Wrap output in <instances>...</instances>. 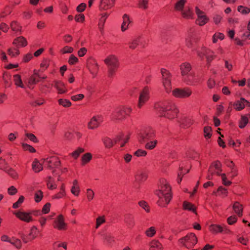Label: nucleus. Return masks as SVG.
Instances as JSON below:
<instances>
[{
	"label": "nucleus",
	"mask_w": 250,
	"mask_h": 250,
	"mask_svg": "<svg viewBox=\"0 0 250 250\" xmlns=\"http://www.w3.org/2000/svg\"><path fill=\"white\" fill-rule=\"evenodd\" d=\"M153 110L160 116L172 120L177 115L179 110L174 104L168 100H160L155 102L153 105Z\"/></svg>",
	"instance_id": "obj_1"
},
{
	"label": "nucleus",
	"mask_w": 250,
	"mask_h": 250,
	"mask_svg": "<svg viewBox=\"0 0 250 250\" xmlns=\"http://www.w3.org/2000/svg\"><path fill=\"white\" fill-rule=\"evenodd\" d=\"M156 194L158 198V205L162 207H166L172 197L171 188L166 180H160L159 188L156 191Z\"/></svg>",
	"instance_id": "obj_2"
},
{
	"label": "nucleus",
	"mask_w": 250,
	"mask_h": 250,
	"mask_svg": "<svg viewBox=\"0 0 250 250\" xmlns=\"http://www.w3.org/2000/svg\"><path fill=\"white\" fill-rule=\"evenodd\" d=\"M180 70L182 79L187 84H195L197 82L195 74L192 70V66L189 63H182L180 66Z\"/></svg>",
	"instance_id": "obj_3"
},
{
	"label": "nucleus",
	"mask_w": 250,
	"mask_h": 250,
	"mask_svg": "<svg viewBox=\"0 0 250 250\" xmlns=\"http://www.w3.org/2000/svg\"><path fill=\"white\" fill-rule=\"evenodd\" d=\"M132 111V107L128 105H120L112 114L113 119L118 121H124L130 116Z\"/></svg>",
	"instance_id": "obj_4"
},
{
	"label": "nucleus",
	"mask_w": 250,
	"mask_h": 250,
	"mask_svg": "<svg viewBox=\"0 0 250 250\" xmlns=\"http://www.w3.org/2000/svg\"><path fill=\"white\" fill-rule=\"evenodd\" d=\"M104 62L108 67V73L109 76H113L119 67V60L118 58L114 55L108 56L104 60Z\"/></svg>",
	"instance_id": "obj_5"
},
{
	"label": "nucleus",
	"mask_w": 250,
	"mask_h": 250,
	"mask_svg": "<svg viewBox=\"0 0 250 250\" xmlns=\"http://www.w3.org/2000/svg\"><path fill=\"white\" fill-rule=\"evenodd\" d=\"M197 238L195 234L191 233L179 240V242L187 248H190L197 244Z\"/></svg>",
	"instance_id": "obj_6"
},
{
	"label": "nucleus",
	"mask_w": 250,
	"mask_h": 250,
	"mask_svg": "<svg viewBox=\"0 0 250 250\" xmlns=\"http://www.w3.org/2000/svg\"><path fill=\"white\" fill-rule=\"evenodd\" d=\"M104 122V118L102 115H97L92 117L87 124L89 130L97 129Z\"/></svg>",
	"instance_id": "obj_7"
},
{
	"label": "nucleus",
	"mask_w": 250,
	"mask_h": 250,
	"mask_svg": "<svg viewBox=\"0 0 250 250\" xmlns=\"http://www.w3.org/2000/svg\"><path fill=\"white\" fill-rule=\"evenodd\" d=\"M195 11L197 16V18L196 20V23L197 25L202 26L206 24L209 21V18L198 6L195 7Z\"/></svg>",
	"instance_id": "obj_8"
},
{
	"label": "nucleus",
	"mask_w": 250,
	"mask_h": 250,
	"mask_svg": "<svg viewBox=\"0 0 250 250\" xmlns=\"http://www.w3.org/2000/svg\"><path fill=\"white\" fill-rule=\"evenodd\" d=\"M192 91L189 88H175L172 91V95L177 98H186L190 97Z\"/></svg>",
	"instance_id": "obj_9"
},
{
	"label": "nucleus",
	"mask_w": 250,
	"mask_h": 250,
	"mask_svg": "<svg viewBox=\"0 0 250 250\" xmlns=\"http://www.w3.org/2000/svg\"><path fill=\"white\" fill-rule=\"evenodd\" d=\"M150 90L148 87H144L140 92L138 107L141 108L149 99Z\"/></svg>",
	"instance_id": "obj_10"
},
{
	"label": "nucleus",
	"mask_w": 250,
	"mask_h": 250,
	"mask_svg": "<svg viewBox=\"0 0 250 250\" xmlns=\"http://www.w3.org/2000/svg\"><path fill=\"white\" fill-rule=\"evenodd\" d=\"M162 75L163 83L167 92L171 90V75L170 73L165 69L161 70Z\"/></svg>",
	"instance_id": "obj_11"
},
{
	"label": "nucleus",
	"mask_w": 250,
	"mask_h": 250,
	"mask_svg": "<svg viewBox=\"0 0 250 250\" xmlns=\"http://www.w3.org/2000/svg\"><path fill=\"white\" fill-rule=\"evenodd\" d=\"M53 228L59 230H65L67 229V224L65 222L63 216L60 214L55 219L53 224Z\"/></svg>",
	"instance_id": "obj_12"
},
{
	"label": "nucleus",
	"mask_w": 250,
	"mask_h": 250,
	"mask_svg": "<svg viewBox=\"0 0 250 250\" xmlns=\"http://www.w3.org/2000/svg\"><path fill=\"white\" fill-rule=\"evenodd\" d=\"M13 214L20 220L26 223H30L34 221L32 214L30 212L18 210L15 211Z\"/></svg>",
	"instance_id": "obj_13"
},
{
	"label": "nucleus",
	"mask_w": 250,
	"mask_h": 250,
	"mask_svg": "<svg viewBox=\"0 0 250 250\" xmlns=\"http://www.w3.org/2000/svg\"><path fill=\"white\" fill-rule=\"evenodd\" d=\"M233 106L236 111H241L245 108V106H250V103L243 98L233 103Z\"/></svg>",
	"instance_id": "obj_14"
},
{
	"label": "nucleus",
	"mask_w": 250,
	"mask_h": 250,
	"mask_svg": "<svg viewBox=\"0 0 250 250\" xmlns=\"http://www.w3.org/2000/svg\"><path fill=\"white\" fill-rule=\"evenodd\" d=\"M116 0H100L99 8L101 10H107L114 7Z\"/></svg>",
	"instance_id": "obj_15"
},
{
	"label": "nucleus",
	"mask_w": 250,
	"mask_h": 250,
	"mask_svg": "<svg viewBox=\"0 0 250 250\" xmlns=\"http://www.w3.org/2000/svg\"><path fill=\"white\" fill-rule=\"evenodd\" d=\"M66 196V190L65 185L64 183H62L60 187L59 191L54 194L51 198L53 200H59L65 198Z\"/></svg>",
	"instance_id": "obj_16"
},
{
	"label": "nucleus",
	"mask_w": 250,
	"mask_h": 250,
	"mask_svg": "<svg viewBox=\"0 0 250 250\" xmlns=\"http://www.w3.org/2000/svg\"><path fill=\"white\" fill-rule=\"evenodd\" d=\"M48 167L50 168L58 167L61 165V161L56 156H52L45 160Z\"/></svg>",
	"instance_id": "obj_17"
},
{
	"label": "nucleus",
	"mask_w": 250,
	"mask_h": 250,
	"mask_svg": "<svg viewBox=\"0 0 250 250\" xmlns=\"http://www.w3.org/2000/svg\"><path fill=\"white\" fill-rule=\"evenodd\" d=\"M221 164L219 161L212 163L209 168L208 171L211 175L216 174L220 175L221 171Z\"/></svg>",
	"instance_id": "obj_18"
},
{
	"label": "nucleus",
	"mask_w": 250,
	"mask_h": 250,
	"mask_svg": "<svg viewBox=\"0 0 250 250\" xmlns=\"http://www.w3.org/2000/svg\"><path fill=\"white\" fill-rule=\"evenodd\" d=\"M38 233L39 230L38 229V228L35 226L32 227L30 229V233L29 234L28 238H22L23 242H24L25 243H27V242H28V241H32L35 239L37 237Z\"/></svg>",
	"instance_id": "obj_19"
},
{
	"label": "nucleus",
	"mask_w": 250,
	"mask_h": 250,
	"mask_svg": "<svg viewBox=\"0 0 250 250\" xmlns=\"http://www.w3.org/2000/svg\"><path fill=\"white\" fill-rule=\"evenodd\" d=\"M12 43L17 48L19 47H25L27 45V41L23 36H20L15 38L13 40Z\"/></svg>",
	"instance_id": "obj_20"
},
{
	"label": "nucleus",
	"mask_w": 250,
	"mask_h": 250,
	"mask_svg": "<svg viewBox=\"0 0 250 250\" xmlns=\"http://www.w3.org/2000/svg\"><path fill=\"white\" fill-rule=\"evenodd\" d=\"M55 87L59 94H63L67 92V89L65 84L61 81H56L55 82Z\"/></svg>",
	"instance_id": "obj_21"
},
{
	"label": "nucleus",
	"mask_w": 250,
	"mask_h": 250,
	"mask_svg": "<svg viewBox=\"0 0 250 250\" xmlns=\"http://www.w3.org/2000/svg\"><path fill=\"white\" fill-rule=\"evenodd\" d=\"M70 191L74 196L76 197L79 196L81 192V188L77 180L75 179L73 181Z\"/></svg>",
	"instance_id": "obj_22"
},
{
	"label": "nucleus",
	"mask_w": 250,
	"mask_h": 250,
	"mask_svg": "<svg viewBox=\"0 0 250 250\" xmlns=\"http://www.w3.org/2000/svg\"><path fill=\"white\" fill-rule=\"evenodd\" d=\"M123 21L121 24V29L122 32H125L128 28L129 25L131 23L130 18L127 14H124L122 17Z\"/></svg>",
	"instance_id": "obj_23"
},
{
	"label": "nucleus",
	"mask_w": 250,
	"mask_h": 250,
	"mask_svg": "<svg viewBox=\"0 0 250 250\" xmlns=\"http://www.w3.org/2000/svg\"><path fill=\"white\" fill-rule=\"evenodd\" d=\"M32 169L35 173H39L43 170L42 163L37 159H35L32 163Z\"/></svg>",
	"instance_id": "obj_24"
},
{
	"label": "nucleus",
	"mask_w": 250,
	"mask_h": 250,
	"mask_svg": "<svg viewBox=\"0 0 250 250\" xmlns=\"http://www.w3.org/2000/svg\"><path fill=\"white\" fill-rule=\"evenodd\" d=\"M9 27L11 31L14 33H21L22 31V26L16 21H12L10 23Z\"/></svg>",
	"instance_id": "obj_25"
},
{
	"label": "nucleus",
	"mask_w": 250,
	"mask_h": 250,
	"mask_svg": "<svg viewBox=\"0 0 250 250\" xmlns=\"http://www.w3.org/2000/svg\"><path fill=\"white\" fill-rule=\"evenodd\" d=\"M233 209L234 212L239 217L243 216V206L238 202H235L233 205Z\"/></svg>",
	"instance_id": "obj_26"
},
{
	"label": "nucleus",
	"mask_w": 250,
	"mask_h": 250,
	"mask_svg": "<svg viewBox=\"0 0 250 250\" xmlns=\"http://www.w3.org/2000/svg\"><path fill=\"white\" fill-rule=\"evenodd\" d=\"M13 82L14 84L18 87L25 88V86L22 81L21 76L20 74H15L13 75Z\"/></svg>",
	"instance_id": "obj_27"
},
{
	"label": "nucleus",
	"mask_w": 250,
	"mask_h": 250,
	"mask_svg": "<svg viewBox=\"0 0 250 250\" xmlns=\"http://www.w3.org/2000/svg\"><path fill=\"white\" fill-rule=\"evenodd\" d=\"M209 230L213 234L221 233L223 231V227L218 224H212L209 226Z\"/></svg>",
	"instance_id": "obj_28"
},
{
	"label": "nucleus",
	"mask_w": 250,
	"mask_h": 250,
	"mask_svg": "<svg viewBox=\"0 0 250 250\" xmlns=\"http://www.w3.org/2000/svg\"><path fill=\"white\" fill-rule=\"evenodd\" d=\"M108 14L107 13H104L101 14V18L99 19L98 26L99 30L101 32H103L104 28V23L108 17Z\"/></svg>",
	"instance_id": "obj_29"
},
{
	"label": "nucleus",
	"mask_w": 250,
	"mask_h": 250,
	"mask_svg": "<svg viewBox=\"0 0 250 250\" xmlns=\"http://www.w3.org/2000/svg\"><path fill=\"white\" fill-rule=\"evenodd\" d=\"M149 247V250H163L162 244L156 240L151 241Z\"/></svg>",
	"instance_id": "obj_30"
},
{
	"label": "nucleus",
	"mask_w": 250,
	"mask_h": 250,
	"mask_svg": "<svg viewBox=\"0 0 250 250\" xmlns=\"http://www.w3.org/2000/svg\"><path fill=\"white\" fill-rule=\"evenodd\" d=\"M208 53H210V50L205 46L202 47L197 51V56L201 60H203L204 59V57H206V55Z\"/></svg>",
	"instance_id": "obj_31"
},
{
	"label": "nucleus",
	"mask_w": 250,
	"mask_h": 250,
	"mask_svg": "<svg viewBox=\"0 0 250 250\" xmlns=\"http://www.w3.org/2000/svg\"><path fill=\"white\" fill-rule=\"evenodd\" d=\"M37 77H40V76L38 72L35 70L33 74L28 79V84L29 87L33 85L36 84L39 82L37 79Z\"/></svg>",
	"instance_id": "obj_32"
},
{
	"label": "nucleus",
	"mask_w": 250,
	"mask_h": 250,
	"mask_svg": "<svg viewBox=\"0 0 250 250\" xmlns=\"http://www.w3.org/2000/svg\"><path fill=\"white\" fill-rule=\"evenodd\" d=\"M87 68L90 73L95 76L99 69V65L95 61H94L89 63Z\"/></svg>",
	"instance_id": "obj_33"
},
{
	"label": "nucleus",
	"mask_w": 250,
	"mask_h": 250,
	"mask_svg": "<svg viewBox=\"0 0 250 250\" xmlns=\"http://www.w3.org/2000/svg\"><path fill=\"white\" fill-rule=\"evenodd\" d=\"M193 123L194 121L192 118L185 117L182 120L181 125L183 128H188L191 126L193 125Z\"/></svg>",
	"instance_id": "obj_34"
},
{
	"label": "nucleus",
	"mask_w": 250,
	"mask_h": 250,
	"mask_svg": "<svg viewBox=\"0 0 250 250\" xmlns=\"http://www.w3.org/2000/svg\"><path fill=\"white\" fill-rule=\"evenodd\" d=\"M182 17L186 19H193L194 14L190 8L185 9L181 12Z\"/></svg>",
	"instance_id": "obj_35"
},
{
	"label": "nucleus",
	"mask_w": 250,
	"mask_h": 250,
	"mask_svg": "<svg viewBox=\"0 0 250 250\" xmlns=\"http://www.w3.org/2000/svg\"><path fill=\"white\" fill-rule=\"evenodd\" d=\"M183 209L188 211H191L192 212L196 213V207L192 203L185 201L183 204Z\"/></svg>",
	"instance_id": "obj_36"
},
{
	"label": "nucleus",
	"mask_w": 250,
	"mask_h": 250,
	"mask_svg": "<svg viewBox=\"0 0 250 250\" xmlns=\"http://www.w3.org/2000/svg\"><path fill=\"white\" fill-rule=\"evenodd\" d=\"M156 228L154 226H151L146 229L145 234L147 237L152 238L156 235Z\"/></svg>",
	"instance_id": "obj_37"
},
{
	"label": "nucleus",
	"mask_w": 250,
	"mask_h": 250,
	"mask_svg": "<svg viewBox=\"0 0 250 250\" xmlns=\"http://www.w3.org/2000/svg\"><path fill=\"white\" fill-rule=\"evenodd\" d=\"M46 186L47 188L49 190H54L56 189L57 187V185L55 183L54 179L51 176H49L47 178Z\"/></svg>",
	"instance_id": "obj_38"
},
{
	"label": "nucleus",
	"mask_w": 250,
	"mask_h": 250,
	"mask_svg": "<svg viewBox=\"0 0 250 250\" xmlns=\"http://www.w3.org/2000/svg\"><path fill=\"white\" fill-rule=\"evenodd\" d=\"M187 0H179L174 4V9L176 11H180V12L183 10L184 6L187 2Z\"/></svg>",
	"instance_id": "obj_39"
},
{
	"label": "nucleus",
	"mask_w": 250,
	"mask_h": 250,
	"mask_svg": "<svg viewBox=\"0 0 250 250\" xmlns=\"http://www.w3.org/2000/svg\"><path fill=\"white\" fill-rule=\"evenodd\" d=\"M105 216L104 215H99L95 219L96 229H98L102 225L105 223Z\"/></svg>",
	"instance_id": "obj_40"
},
{
	"label": "nucleus",
	"mask_w": 250,
	"mask_h": 250,
	"mask_svg": "<svg viewBox=\"0 0 250 250\" xmlns=\"http://www.w3.org/2000/svg\"><path fill=\"white\" fill-rule=\"evenodd\" d=\"M102 141L104 146L106 148H110L112 147L115 144L114 141L109 137L104 138L102 139Z\"/></svg>",
	"instance_id": "obj_41"
},
{
	"label": "nucleus",
	"mask_w": 250,
	"mask_h": 250,
	"mask_svg": "<svg viewBox=\"0 0 250 250\" xmlns=\"http://www.w3.org/2000/svg\"><path fill=\"white\" fill-rule=\"evenodd\" d=\"M92 155L90 152L84 153L81 158V162L83 165L88 164L92 159Z\"/></svg>",
	"instance_id": "obj_42"
},
{
	"label": "nucleus",
	"mask_w": 250,
	"mask_h": 250,
	"mask_svg": "<svg viewBox=\"0 0 250 250\" xmlns=\"http://www.w3.org/2000/svg\"><path fill=\"white\" fill-rule=\"evenodd\" d=\"M225 38V35L220 32H215L212 36V42L213 43H216L218 40H223Z\"/></svg>",
	"instance_id": "obj_43"
},
{
	"label": "nucleus",
	"mask_w": 250,
	"mask_h": 250,
	"mask_svg": "<svg viewBox=\"0 0 250 250\" xmlns=\"http://www.w3.org/2000/svg\"><path fill=\"white\" fill-rule=\"evenodd\" d=\"M58 102L60 105L65 108L70 107L72 105L71 102L66 99H59L58 100Z\"/></svg>",
	"instance_id": "obj_44"
},
{
	"label": "nucleus",
	"mask_w": 250,
	"mask_h": 250,
	"mask_svg": "<svg viewBox=\"0 0 250 250\" xmlns=\"http://www.w3.org/2000/svg\"><path fill=\"white\" fill-rule=\"evenodd\" d=\"M84 151V149L81 147H78L76 150L70 154V155L74 159L78 158L80 154Z\"/></svg>",
	"instance_id": "obj_45"
},
{
	"label": "nucleus",
	"mask_w": 250,
	"mask_h": 250,
	"mask_svg": "<svg viewBox=\"0 0 250 250\" xmlns=\"http://www.w3.org/2000/svg\"><path fill=\"white\" fill-rule=\"evenodd\" d=\"M8 55L12 58L17 57L20 54V51L17 48H9L7 50Z\"/></svg>",
	"instance_id": "obj_46"
},
{
	"label": "nucleus",
	"mask_w": 250,
	"mask_h": 250,
	"mask_svg": "<svg viewBox=\"0 0 250 250\" xmlns=\"http://www.w3.org/2000/svg\"><path fill=\"white\" fill-rule=\"evenodd\" d=\"M85 196L88 202L92 201L95 197V193L91 188H87L85 191Z\"/></svg>",
	"instance_id": "obj_47"
},
{
	"label": "nucleus",
	"mask_w": 250,
	"mask_h": 250,
	"mask_svg": "<svg viewBox=\"0 0 250 250\" xmlns=\"http://www.w3.org/2000/svg\"><path fill=\"white\" fill-rule=\"evenodd\" d=\"M249 122V118L247 115H242L239 122V127L240 128H244Z\"/></svg>",
	"instance_id": "obj_48"
},
{
	"label": "nucleus",
	"mask_w": 250,
	"mask_h": 250,
	"mask_svg": "<svg viewBox=\"0 0 250 250\" xmlns=\"http://www.w3.org/2000/svg\"><path fill=\"white\" fill-rule=\"evenodd\" d=\"M140 42V39L136 38L133 40L128 43V47L131 50L135 49L138 46Z\"/></svg>",
	"instance_id": "obj_49"
},
{
	"label": "nucleus",
	"mask_w": 250,
	"mask_h": 250,
	"mask_svg": "<svg viewBox=\"0 0 250 250\" xmlns=\"http://www.w3.org/2000/svg\"><path fill=\"white\" fill-rule=\"evenodd\" d=\"M185 44L187 48H192L194 46L193 38L189 36L186 38L185 40Z\"/></svg>",
	"instance_id": "obj_50"
},
{
	"label": "nucleus",
	"mask_w": 250,
	"mask_h": 250,
	"mask_svg": "<svg viewBox=\"0 0 250 250\" xmlns=\"http://www.w3.org/2000/svg\"><path fill=\"white\" fill-rule=\"evenodd\" d=\"M237 241L238 243L244 246H247L249 242V239L243 235H239L237 236Z\"/></svg>",
	"instance_id": "obj_51"
},
{
	"label": "nucleus",
	"mask_w": 250,
	"mask_h": 250,
	"mask_svg": "<svg viewBox=\"0 0 250 250\" xmlns=\"http://www.w3.org/2000/svg\"><path fill=\"white\" fill-rule=\"evenodd\" d=\"M24 199H25L24 197L22 195H21L19 197L18 201L13 204V205H12L13 208H20L22 204L23 203Z\"/></svg>",
	"instance_id": "obj_52"
},
{
	"label": "nucleus",
	"mask_w": 250,
	"mask_h": 250,
	"mask_svg": "<svg viewBox=\"0 0 250 250\" xmlns=\"http://www.w3.org/2000/svg\"><path fill=\"white\" fill-rule=\"evenodd\" d=\"M238 11L243 15L248 14L250 13V8L240 5L237 8Z\"/></svg>",
	"instance_id": "obj_53"
},
{
	"label": "nucleus",
	"mask_w": 250,
	"mask_h": 250,
	"mask_svg": "<svg viewBox=\"0 0 250 250\" xmlns=\"http://www.w3.org/2000/svg\"><path fill=\"white\" fill-rule=\"evenodd\" d=\"M157 143L158 141L156 140L148 142L146 144L145 147L147 149L152 150L156 147Z\"/></svg>",
	"instance_id": "obj_54"
},
{
	"label": "nucleus",
	"mask_w": 250,
	"mask_h": 250,
	"mask_svg": "<svg viewBox=\"0 0 250 250\" xmlns=\"http://www.w3.org/2000/svg\"><path fill=\"white\" fill-rule=\"evenodd\" d=\"M43 198V192L41 190L36 191L35 193L34 199L36 202H40Z\"/></svg>",
	"instance_id": "obj_55"
},
{
	"label": "nucleus",
	"mask_w": 250,
	"mask_h": 250,
	"mask_svg": "<svg viewBox=\"0 0 250 250\" xmlns=\"http://www.w3.org/2000/svg\"><path fill=\"white\" fill-rule=\"evenodd\" d=\"M21 146H22V148L25 151H28L31 153H34L36 152L35 149L29 145H28L25 143H22Z\"/></svg>",
	"instance_id": "obj_56"
},
{
	"label": "nucleus",
	"mask_w": 250,
	"mask_h": 250,
	"mask_svg": "<svg viewBox=\"0 0 250 250\" xmlns=\"http://www.w3.org/2000/svg\"><path fill=\"white\" fill-rule=\"evenodd\" d=\"M221 177L222 183L225 186H229L231 184V182L228 180L226 174L225 173L220 174Z\"/></svg>",
	"instance_id": "obj_57"
},
{
	"label": "nucleus",
	"mask_w": 250,
	"mask_h": 250,
	"mask_svg": "<svg viewBox=\"0 0 250 250\" xmlns=\"http://www.w3.org/2000/svg\"><path fill=\"white\" fill-rule=\"evenodd\" d=\"M222 17L218 14H215L213 16L212 18V20L213 21V23L215 24L218 25L219 24L222 20Z\"/></svg>",
	"instance_id": "obj_58"
},
{
	"label": "nucleus",
	"mask_w": 250,
	"mask_h": 250,
	"mask_svg": "<svg viewBox=\"0 0 250 250\" xmlns=\"http://www.w3.org/2000/svg\"><path fill=\"white\" fill-rule=\"evenodd\" d=\"M148 138V134L146 132H143L140 133L139 136V141L143 143Z\"/></svg>",
	"instance_id": "obj_59"
},
{
	"label": "nucleus",
	"mask_w": 250,
	"mask_h": 250,
	"mask_svg": "<svg viewBox=\"0 0 250 250\" xmlns=\"http://www.w3.org/2000/svg\"><path fill=\"white\" fill-rule=\"evenodd\" d=\"M204 136L206 139L210 138L211 136V128L209 126H206L204 129Z\"/></svg>",
	"instance_id": "obj_60"
},
{
	"label": "nucleus",
	"mask_w": 250,
	"mask_h": 250,
	"mask_svg": "<svg viewBox=\"0 0 250 250\" xmlns=\"http://www.w3.org/2000/svg\"><path fill=\"white\" fill-rule=\"evenodd\" d=\"M147 175L144 172H141L137 176V180L140 182H144L147 179Z\"/></svg>",
	"instance_id": "obj_61"
},
{
	"label": "nucleus",
	"mask_w": 250,
	"mask_h": 250,
	"mask_svg": "<svg viewBox=\"0 0 250 250\" xmlns=\"http://www.w3.org/2000/svg\"><path fill=\"white\" fill-rule=\"evenodd\" d=\"M74 48L72 47L65 46L61 50V52L64 54L66 53H71L73 52Z\"/></svg>",
	"instance_id": "obj_62"
},
{
	"label": "nucleus",
	"mask_w": 250,
	"mask_h": 250,
	"mask_svg": "<svg viewBox=\"0 0 250 250\" xmlns=\"http://www.w3.org/2000/svg\"><path fill=\"white\" fill-rule=\"evenodd\" d=\"M138 204L139 206L142 208L146 211L147 212H149L150 211L149 207L146 202L144 201H140Z\"/></svg>",
	"instance_id": "obj_63"
},
{
	"label": "nucleus",
	"mask_w": 250,
	"mask_h": 250,
	"mask_svg": "<svg viewBox=\"0 0 250 250\" xmlns=\"http://www.w3.org/2000/svg\"><path fill=\"white\" fill-rule=\"evenodd\" d=\"M148 0H140L139 1V6L144 10L148 8Z\"/></svg>",
	"instance_id": "obj_64"
}]
</instances>
